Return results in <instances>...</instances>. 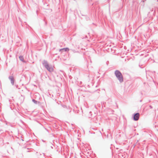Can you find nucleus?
Wrapping results in <instances>:
<instances>
[{
  "instance_id": "obj_1",
  "label": "nucleus",
  "mask_w": 158,
  "mask_h": 158,
  "mask_svg": "<svg viewBox=\"0 0 158 158\" xmlns=\"http://www.w3.org/2000/svg\"><path fill=\"white\" fill-rule=\"evenodd\" d=\"M115 74L116 76L119 80L120 82L123 81V79L121 73L118 70L116 71L115 72Z\"/></svg>"
},
{
  "instance_id": "obj_2",
  "label": "nucleus",
  "mask_w": 158,
  "mask_h": 158,
  "mask_svg": "<svg viewBox=\"0 0 158 158\" xmlns=\"http://www.w3.org/2000/svg\"><path fill=\"white\" fill-rule=\"evenodd\" d=\"M139 113H137L135 114L134 116V120L137 121L138 120L139 118Z\"/></svg>"
},
{
  "instance_id": "obj_3",
  "label": "nucleus",
  "mask_w": 158,
  "mask_h": 158,
  "mask_svg": "<svg viewBox=\"0 0 158 158\" xmlns=\"http://www.w3.org/2000/svg\"><path fill=\"white\" fill-rule=\"evenodd\" d=\"M43 64L47 69H49L48 64L46 61H44L43 63Z\"/></svg>"
},
{
  "instance_id": "obj_4",
  "label": "nucleus",
  "mask_w": 158,
  "mask_h": 158,
  "mask_svg": "<svg viewBox=\"0 0 158 158\" xmlns=\"http://www.w3.org/2000/svg\"><path fill=\"white\" fill-rule=\"evenodd\" d=\"M9 79L10 80L11 83L12 85H13L14 83V79L12 76H10L9 77Z\"/></svg>"
},
{
  "instance_id": "obj_5",
  "label": "nucleus",
  "mask_w": 158,
  "mask_h": 158,
  "mask_svg": "<svg viewBox=\"0 0 158 158\" xmlns=\"http://www.w3.org/2000/svg\"><path fill=\"white\" fill-rule=\"evenodd\" d=\"M62 50H64L65 51H68L69 50V49L68 48H65L61 49L59 51L60 52Z\"/></svg>"
},
{
  "instance_id": "obj_6",
  "label": "nucleus",
  "mask_w": 158,
  "mask_h": 158,
  "mask_svg": "<svg viewBox=\"0 0 158 158\" xmlns=\"http://www.w3.org/2000/svg\"><path fill=\"white\" fill-rule=\"evenodd\" d=\"M19 58L20 60L23 61L24 60V58L23 56H19Z\"/></svg>"
},
{
  "instance_id": "obj_7",
  "label": "nucleus",
  "mask_w": 158,
  "mask_h": 158,
  "mask_svg": "<svg viewBox=\"0 0 158 158\" xmlns=\"http://www.w3.org/2000/svg\"><path fill=\"white\" fill-rule=\"evenodd\" d=\"M32 101L35 103H36L37 102V101H36L35 100L33 99Z\"/></svg>"
}]
</instances>
